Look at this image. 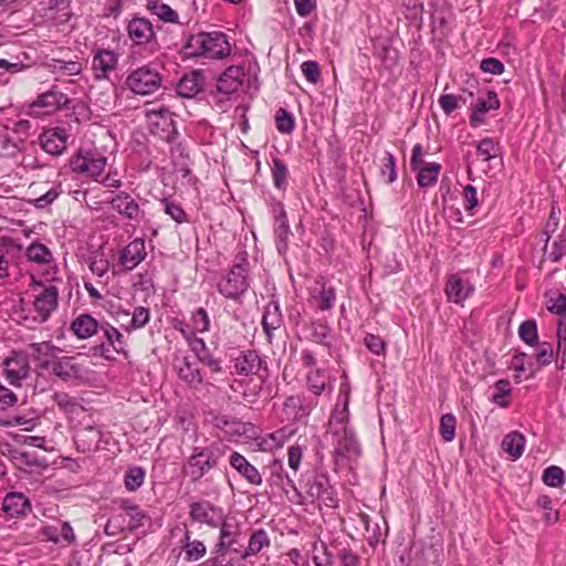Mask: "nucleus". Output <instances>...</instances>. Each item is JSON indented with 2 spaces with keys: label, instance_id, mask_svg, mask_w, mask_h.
Segmentation results:
<instances>
[{
  "label": "nucleus",
  "instance_id": "nucleus-23",
  "mask_svg": "<svg viewBox=\"0 0 566 566\" xmlns=\"http://www.w3.org/2000/svg\"><path fill=\"white\" fill-rule=\"evenodd\" d=\"M28 190L34 197L32 199L34 207L39 209H44L52 205L63 192L60 181L54 182L49 189H45L43 182H32Z\"/></svg>",
  "mask_w": 566,
  "mask_h": 566
},
{
  "label": "nucleus",
  "instance_id": "nucleus-3",
  "mask_svg": "<svg viewBox=\"0 0 566 566\" xmlns=\"http://www.w3.org/2000/svg\"><path fill=\"white\" fill-rule=\"evenodd\" d=\"M145 117L149 132L159 139L171 143L178 132L174 113L161 104L148 103L145 108Z\"/></svg>",
  "mask_w": 566,
  "mask_h": 566
},
{
  "label": "nucleus",
  "instance_id": "nucleus-2",
  "mask_svg": "<svg viewBox=\"0 0 566 566\" xmlns=\"http://www.w3.org/2000/svg\"><path fill=\"white\" fill-rule=\"evenodd\" d=\"M31 275L29 284L32 297V313L34 321L46 322L59 307L60 291L55 282H46Z\"/></svg>",
  "mask_w": 566,
  "mask_h": 566
},
{
  "label": "nucleus",
  "instance_id": "nucleus-15",
  "mask_svg": "<svg viewBox=\"0 0 566 566\" xmlns=\"http://www.w3.org/2000/svg\"><path fill=\"white\" fill-rule=\"evenodd\" d=\"M51 370L63 380H72L83 378L87 373V367L75 356H63L52 360Z\"/></svg>",
  "mask_w": 566,
  "mask_h": 566
},
{
  "label": "nucleus",
  "instance_id": "nucleus-54",
  "mask_svg": "<svg viewBox=\"0 0 566 566\" xmlns=\"http://www.w3.org/2000/svg\"><path fill=\"white\" fill-rule=\"evenodd\" d=\"M457 418L453 413H444L440 418L439 433L446 442L455 438Z\"/></svg>",
  "mask_w": 566,
  "mask_h": 566
},
{
  "label": "nucleus",
  "instance_id": "nucleus-22",
  "mask_svg": "<svg viewBox=\"0 0 566 566\" xmlns=\"http://www.w3.org/2000/svg\"><path fill=\"white\" fill-rule=\"evenodd\" d=\"M42 149L53 156L62 155L67 147L69 134L64 128L54 127L44 130L40 137Z\"/></svg>",
  "mask_w": 566,
  "mask_h": 566
},
{
  "label": "nucleus",
  "instance_id": "nucleus-9",
  "mask_svg": "<svg viewBox=\"0 0 566 566\" xmlns=\"http://www.w3.org/2000/svg\"><path fill=\"white\" fill-rule=\"evenodd\" d=\"M160 73L149 64L132 71L126 77L127 87L138 95H149L161 86Z\"/></svg>",
  "mask_w": 566,
  "mask_h": 566
},
{
  "label": "nucleus",
  "instance_id": "nucleus-52",
  "mask_svg": "<svg viewBox=\"0 0 566 566\" xmlns=\"http://www.w3.org/2000/svg\"><path fill=\"white\" fill-rule=\"evenodd\" d=\"M348 418H349L348 401L346 400L343 408L335 409L331 416L329 424L332 428V432L334 430H344V431L352 430L348 427Z\"/></svg>",
  "mask_w": 566,
  "mask_h": 566
},
{
  "label": "nucleus",
  "instance_id": "nucleus-29",
  "mask_svg": "<svg viewBox=\"0 0 566 566\" xmlns=\"http://www.w3.org/2000/svg\"><path fill=\"white\" fill-rule=\"evenodd\" d=\"M70 329L76 338L87 339L101 331V323L92 315L82 313L72 321Z\"/></svg>",
  "mask_w": 566,
  "mask_h": 566
},
{
  "label": "nucleus",
  "instance_id": "nucleus-62",
  "mask_svg": "<svg viewBox=\"0 0 566 566\" xmlns=\"http://www.w3.org/2000/svg\"><path fill=\"white\" fill-rule=\"evenodd\" d=\"M164 211L177 223L188 222L187 213L179 203L170 201L168 199L161 200Z\"/></svg>",
  "mask_w": 566,
  "mask_h": 566
},
{
  "label": "nucleus",
  "instance_id": "nucleus-6",
  "mask_svg": "<svg viewBox=\"0 0 566 566\" xmlns=\"http://www.w3.org/2000/svg\"><path fill=\"white\" fill-rule=\"evenodd\" d=\"M70 98L57 85H52L48 91L39 94L29 106V114L35 118L52 115L67 108Z\"/></svg>",
  "mask_w": 566,
  "mask_h": 566
},
{
  "label": "nucleus",
  "instance_id": "nucleus-39",
  "mask_svg": "<svg viewBox=\"0 0 566 566\" xmlns=\"http://www.w3.org/2000/svg\"><path fill=\"white\" fill-rule=\"evenodd\" d=\"M312 300L319 311H329L334 307L336 293L334 287L322 284L318 290L312 292Z\"/></svg>",
  "mask_w": 566,
  "mask_h": 566
},
{
  "label": "nucleus",
  "instance_id": "nucleus-14",
  "mask_svg": "<svg viewBox=\"0 0 566 566\" xmlns=\"http://www.w3.org/2000/svg\"><path fill=\"white\" fill-rule=\"evenodd\" d=\"M174 369L178 378L195 390L209 385L208 381H203L198 364L188 356H176L174 359Z\"/></svg>",
  "mask_w": 566,
  "mask_h": 566
},
{
  "label": "nucleus",
  "instance_id": "nucleus-34",
  "mask_svg": "<svg viewBox=\"0 0 566 566\" xmlns=\"http://www.w3.org/2000/svg\"><path fill=\"white\" fill-rule=\"evenodd\" d=\"M101 332L108 345L116 354H127L126 340L124 335L108 322L101 323Z\"/></svg>",
  "mask_w": 566,
  "mask_h": 566
},
{
  "label": "nucleus",
  "instance_id": "nucleus-45",
  "mask_svg": "<svg viewBox=\"0 0 566 566\" xmlns=\"http://www.w3.org/2000/svg\"><path fill=\"white\" fill-rule=\"evenodd\" d=\"M87 265L91 272L99 279L105 277L111 268L109 260L102 250L95 251L90 255Z\"/></svg>",
  "mask_w": 566,
  "mask_h": 566
},
{
  "label": "nucleus",
  "instance_id": "nucleus-20",
  "mask_svg": "<svg viewBox=\"0 0 566 566\" xmlns=\"http://www.w3.org/2000/svg\"><path fill=\"white\" fill-rule=\"evenodd\" d=\"M118 54L108 49H96L93 53L92 70L97 80H107L117 67Z\"/></svg>",
  "mask_w": 566,
  "mask_h": 566
},
{
  "label": "nucleus",
  "instance_id": "nucleus-41",
  "mask_svg": "<svg viewBox=\"0 0 566 566\" xmlns=\"http://www.w3.org/2000/svg\"><path fill=\"white\" fill-rule=\"evenodd\" d=\"M22 146L23 140L21 138H12L8 128L0 125V156L13 157L20 153Z\"/></svg>",
  "mask_w": 566,
  "mask_h": 566
},
{
  "label": "nucleus",
  "instance_id": "nucleus-61",
  "mask_svg": "<svg viewBox=\"0 0 566 566\" xmlns=\"http://www.w3.org/2000/svg\"><path fill=\"white\" fill-rule=\"evenodd\" d=\"M536 344L537 350L535 354V359L538 366L544 367L552 364L555 357L553 345L548 342H542Z\"/></svg>",
  "mask_w": 566,
  "mask_h": 566
},
{
  "label": "nucleus",
  "instance_id": "nucleus-49",
  "mask_svg": "<svg viewBox=\"0 0 566 566\" xmlns=\"http://www.w3.org/2000/svg\"><path fill=\"white\" fill-rule=\"evenodd\" d=\"M549 235L546 238V243L544 247V255L552 261L558 262L563 256L566 255V237L563 234H558L551 247V251L547 252Z\"/></svg>",
  "mask_w": 566,
  "mask_h": 566
},
{
  "label": "nucleus",
  "instance_id": "nucleus-19",
  "mask_svg": "<svg viewBox=\"0 0 566 566\" xmlns=\"http://www.w3.org/2000/svg\"><path fill=\"white\" fill-rule=\"evenodd\" d=\"M248 76L247 64L229 66L218 80V91L224 94H232L242 87Z\"/></svg>",
  "mask_w": 566,
  "mask_h": 566
},
{
  "label": "nucleus",
  "instance_id": "nucleus-53",
  "mask_svg": "<svg viewBox=\"0 0 566 566\" xmlns=\"http://www.w3.org/2000/svg\"><path fill=\"white\" fill-rule=\"evenodd\" d=\"M499 150V143H496L491 137L481 139L476 145L478 156L481 157L484 161H490L491 159L495 158Z\"/></svg>",
  "mask_w": 566,
  "mask_h": 566
},
{
  "label": "nucleus",
  "instance_id": "nucleus-64",
  "mask_svg": "<svg viewBox=\"0 0 566 566\" xmlns=\"http://www.w3.org/2000/svg\"><path fill=\"white\" fill-rule=\"evenodd\" d=\"M364 344L375 355L384 356L386 354L387 344L379 335L366 334Z\"/></svg>",
  "mask_w": 566,
  "mask_h": 566
},
{
  "label": "nucleus",
  "instance_id": "nucleus-36",
  "mask_svg": "<svg viewBox=\"0 0 566 566\" xmlns=\"http://www.w3.org/2000/svg\"><path fill=\"white\" fill-rule=\"evenodd\" d=\"M1 510L9 518L20 517L31 511V504L28 497H3Z\"/></svg>",
  "mask_w": 566,
  "mask_h": 566
},
{
  "label": "nucleus",
  "instance_id": "nucleus-35",
  "mask_svg": "<svg viewBox=\"0 0 566 566\" xmlns=\"http://www.w3.org/2000/svg\"><path fill=\"white\" fill-rule=\"evenodd\" d=\"M308 389L316 396L323 394L326 389L332 390L331 377L325 369H311L306 377Z\"/></svg>",
  "mask_w": 566,
  "mask_h": 566
},
{
  "label": "nucleus",
  "instance_id": "nucleus-44",
  "mask_svg": "<svg viewBox=\"0 0 566 566\" xmlns=\"http://www.w3.org/2000/svg\"><path fill=\"white\" fill-rule=\"evenodd\" d=\"M273 185L279 190H286L289 185L290 171L286 164L280 158H273L271 166Z\"/></svg>",
  "mask_w": 566,
  "mask_h": 566
},
{
  "label": "nucleus",
  "instance_id": "nucleus-55",
  "mask_svg": "<svg viewBox=\"0 0 566 566\" xmlns=\"http://www.w3.org/2000/svg\"><path fill=\"white\" fill-rule=\"evenodd\" d=\"M187 543L184 546L185 558L189 562L199 560L206 555V545L198 539L190 541L188 532L186 533Z\"/></svg>",
  "mask_w": 566,
  "mask_h": 566
},
{
  "label": "nucleus",
  "instance_id": "nucleus-18",
  "mask_svg": "<svg viewBox=\"0 0 566 566\" xmlns=\"http://www.w3.org/2000/svg\"><path fill=\"white\" fill-rule=\"evenodd\" d=\"M220 536L219 542L214 546V552L219 555H224L229 549L238 543L240 536V524L235 517L224 516L219 524Z\"/></svg>",
  "mask_w": 566,
  "mask_h": 566
},
{
  "label": "nucleus",
  "instance_id": "nucleus-30",
  "mask_svg": "<svg viewBox=\"0 0 566 566\" xmlns=\"http://www.w3.org/2000/svg\"><path fill=\"white\" fill-rule=\"evenodd\" d=\"M102 432L94 426H86L76 430L75 443L82 452H91L99 447Z\"/></svg>",
  "mask_w": 566,
  "mask_h": 566
},
{
  "label": "nucleus",
  "instance_id": "nucleus-60",
  "mask_svg": "<svg viewBox=\"0 0 566 566\" xmlns=\"http://www.w3.org/2000/svg\"><path fill=\"white\" fill-rule=\"evenodd\" d=\"M191 324L195 334L207 333L210 329V318L208 312L203 307H199L192 312Z\"/></svg>",
  "mask_w": 566,
  "mask_h": 566
},
{
  "label": "nucleus",
  "instance_id": "nucleus-28",
  "mask_svg": "<svg viewBox=\"0 0 566 566\" xmlns=\"http://www.w3.org/2000/svg\"><path fill=\"white\" fill-rule=\"evenodd\" d=\"M229 463L250 484L260 485L262 483V476L259 470L239 452L233 451L230 454Z\"/></svg>",
  "mask_w": 566,
  "mask_h": 566
},
{
  "label": "nucleus",
  "instance_id": "nucleus-1",
  "mask_svg": "<svg viewBox=\"0 0 566 566\" xmlns=\"http://www.w3.org/2000/svg\"><path fill=\"white\" fill-rule=\"evenodd\" d=\"M184 51L191 57L223 59L230 54L231 45L222 32H200L189 35Z\"/></svg>",
  "mask_w": 566,
  "mask_h": 566
},
{
  "label": "nucleus",
  "instance_id": "nucleus-43",
  "mask_svg": "<svg viewBox=\"0 0 566 566\" xmlns=\"http://www.w3.org/2000/svg\"><path fill=\"white\" fill-rule=\"evenodd\" d=\"M510 368L515 371L514 378L516 382H521V377L526 371H530L526 378H531L535 375L533 363L525 353H516L512 357Z\"/></svg>",
  "mask_w": 566,
  "mask_h": 566
},
{
  "label": "nucleus",
  "instance_id": "nucleus-12",
  "mask_svg": "<svg viewBox=\"0 0 566 566\" xmlns=\"http://www.w3.org/2000/svg\"><path fill=\"white\" fill-rule=\"evenodd\" d=\"M146 10L166 24H182L181 17L186 18L177 0H147Z\"/></svg>",
  "mask_w": 566,
  "mask_h": 566
},
{
  "label": "nucleus",
  "instance_id": "nucleus-50",
  "mask_svg": "<svg viewBox=\"0 0 566 566\" xmlns=\"http://www.w3.org/2000/svg\"><path fill=\"white\" fill-rule=\"evenodd\" d=\"M150 321V311L145 306H136L132 313L129 324L125 326L127 332L144 328Z\"/></svg>",
  "mask_w": 566,
  "mask_h": 566
},
{
  "label": "nucleus",
  "instance_id": "nucleus-57",
  "mask_svg": "<svg viewBox=\"0 0 566 566\" xmlns=\"http://www.w3.org/2000/svg\"><path fill=\"white\" fill-rule=\"evenodd\" d=\"M518 336L525 344L530 346L538 343L536 322L534 319L524 321L518 327Z\"/></svg>",
  "mask_w": 566,
  "mask_h": 566
},
{
  "label": "nucleus",
  "instance_id": "nucleus-10",
  "mask_svg": "<svg viewBox=\"0 0 566 566\" xmlns=\"http://www.w3.org/2000/svg\"><path fill=\"white\" fill-rule=\"evenodd\" d=\"M247 263L235 264L228 275L218 283V291L227 298L237 300L242 296L248 287Z\"/></svg>",
  "mask_w": 566,
  "mask_h": 566
},
{
  "label": "nucleus",
  "instance_id": "nucleus-58",
  "mask_svg": "<svg viewBox=\"0 0 566 566\" xmlns=\"http://www.w3.org/2000/svg\"><path fill=\"white\" fill-rule=\"evenodd\" d=\"M547 310L560 316L566 315V295L558 292L546 294Z\"/></svg>",
  "mask_w": 566,
  "mask_h": 566
},
{
  "label": "nucleus",
  "instance_id": "nucleus-47",
  "mask_svg": "<svg viewBox=\"0 0 566 566\" xmlns=\"http://www.w3.org/2000/svg\"><path fill=\"white\" fill-rule=\"evenodd\" d=\"M512 387L507 379H499L494 384V392L491 397V401L502 408L510 406L507 397L511 395Z\"/></svg>",
  "mask_w": 566,
  "mask_h": 566
},
{
  "label": "nucleus",
  "instance_id": "nucleus-17",
  "mask_svg": "<svg viewBox=\"0 0 566 566\" xmlns=\"http://www.w3.org/2000/svg\"><path fill=\"white\" fill-rule=\"evenodd\" d=\"M107 202L114 211L125 219L139 221L144 217V211L138 202L126 191L115 193Z\"/></svg>",
  "mask_w": 566,
  "mask_h": 566
},
{
  "label": "nucleus",
  "instance_id": "nucleus-38",
  "mask_svg": "<svg viewBox=\"0 0 566 566\" xmlns=\"http://www.w3.org/2000/svg\"><path fill=\"white\" fill-rule=\"evenodd\" d=\"M211 469L212 468L209 465V463H206L205 458L201 457L198 448L195 449L193 453L185 465L186 474L189 475L192 480L200 479Z\"/></svg>",
  "mask_w": 566,
  "mask_h": 566
},
{
  "label": "nucleus",
  "instance_id": "nucleus-56",
  "mask_svg": "<svg viewBox=\"0 0 566 566\" xmlns=\"http://www.w3.org/2000/svg\"><path fill=\"white\" fill-rule=\"evenodd\" d=\"M146 472L139 467L130 468L124 475V484L128 492H135L145 480Z\"/></svg>",
  "mask_w": 566,
  "mask_h": 566
},
{
  "label": "nucleus",
  "instance_id": "nucleus-48",
  "mask_svg": "<svg viewBox=\"0 0 566 566\" xmlns=\"http://www.w3.org/2000/svg\"><path fill=\"white\" fill-rule=\"evenodd\" d=\"M275 127L283 135H290L295 129V117L285 108L280 107L274 116Z\"/></svg>",
  "mask_w": 566,
  "mask_h": 566
},
{
  "label": "nucleus",
  "instance_id": "nucleus-42",
  "mask_svg": "<svg viewBox=\"0 0 566 566\" xmlns=\"http://www.w3.org/2000/svg\"><path fill=\"white\" fill-rule=\"evenodd\" d=\"M229 450V447L218 440L213 441L206 448H198L201 457L205 458L206 463H209L211 468L216 467L221 458H223Z\"/></svg>",
  "mask_w": 566,
  "mask_h": 566
},
{
  "label": "nucleus",
  "instance_id": "nucleus-13",
  "mask_svg": "<svg viewBox=\"0 0 566 566\" xmlns=\"http://www.w3.org/2000/svg\"><path fill=\"white\" fill-rule=\"evenodd\" d=\"M60 57H51L44 62V67L55 76H74L83 71V62L78 55H73L70 50L62 51Z\"/></svg>",
  "mask_w": 566,
  "mask_h": 566
},
{
  "label": "nucleus",
  "instance_id": "nucleus-21",
  "mask_svg": "<svg viewBox=\"0 0 566 566\" xmlns=\"http://www.w3.org/2000/svg\"><path fill=\"white\" fill-rule=\"evenodd\" d=\"M273 213H274V224H273V231H274V239H275V247L280 254H284L289 247V238L292 234L286 212L284 210V207L281 202L276 203L273 207Z\"/></svg>",
  "mask_w": 566,
  "mask_h": 566
},
{
  "label": "nucleus",
  "instance_id": "nucleus-8",
  "mask_svg": "<svg viewBox=\"0 0 566 566\" xmlns=\"http://www.w3.org/2000/svg\"><path fill=\"white\" fill-rule=\"evenodd\" d=\"M27 260L36 264L42 270V276L45 282H60V270L56 265L52 251L43 243L34 241L24 252Z\"/></svg>",
  "mask_w": 566,
  "mask_h": 566
},
{
  "label": "nucleus",
  "instance_id": "nucleus-11",
  "mask_svg": "<svg viewBox=\"0 0 566 566\" xmlns=\"http://www.w3.org/2000/svg\"><path fill=\"white\" fill-rule=\"evenodd\" d=\"M31 371L28 355L20 352H12L2 361V376L4 379L14 387H21Z\"/></svg>",
  "mask_w": 566,
  "mask_h": 566
},
{
  "label": "nucleus",
  "instance_id": "nucleus-37",
  "mask_svg": "<svg viewBox=\"0 0 566 566\" xmlns=\"http://www.w3.org/2000/svg\"><path fill=\"white\" fill-rule=\"evenodd\" d=\"M282 323V315L280 312V307L277 304H269L262 316V327L264 333L268 336V339L271 340L272 334L276 331Z\"/></svg>",
  "mask_w": 566,
  "mask_h": 566
},
{
  "label": "nucleus",
  "instance_id": "nucleus-33",
  "mask_svg": "<svg viewBox=\"0 0 566 566\" xmlns=\"http://www.w3.org/2000/svg\"><path fill=\"white\" fill-rule=\"evenodd\" d=\"M501 448L511 460L515 461L521 458L524 452L525 437L517 431H512L503 438Z\"/></svg>",
  "mask_w": 566,
  "mask_h": 566
},
{
  "label": "nucleus",
  "instance_id": "nucleus-16",
  "mask_svg": "<svg viewBox=\"0 0 566 566\" xmlns=\"http://www.w3.org/2000/svg\"><path fill=\"white\" fill-rule=\"evenodd\" d=\"M474 291V285L458 273L447 277L444 293L448 302L463 306L464 301L471 297Z\"/></svg>",
  "mask_w": 566,
  "mask_h": 566
},
{
  "label": "nucleus",
  "instance_id": "nucleus-31",
  "mask_svg": "<svg viewBox=\"0 0 566 566\" xmlns=\"http://www.w3.org/2000/svg\"><path fill=\"white\" fill-rule=\"evenodd\" d=\"M203 85V76L201 72L193 71L185 74L177 84V94L186 98L195 97L201 92Z\"/></svg>",
  "mask_w": 566,
  "mask_h": 566
},
{
  "label": "nucleus",
  "instance_id": "nucleus-59",
  "mask_svg": "<svg viewBox=\"0 0 566 566\" xmlns=\"http://www.w3.org/2000/svg\"><path fill=\"white\" fill-rule=\"evenodd\" d=\"M565 473L564 470L557 465H551L543 472V482L552 488H559L564 483Z\"/></svg>",
  "mask_w": 566,
  "mask_h": 566
},
{
  "label": "nucleus",
  "instance_id": "nucleus-4",
  "mask_svg": "<svg viewBox=\"0 0 566 566\" xmlns=\"http://www.w3.org/2000/svg\"><path fill=\"white\" fill-rule=\"evenodd\" d=\"M125 29L134 46L140 48L148 55L158 51L159 42L157 31L149 19L134 15L128 20Z\"/></svg>",
  "mask_w": 566,
  "mask_h": 566
},
{
  "label": "nucleus",
  "instance_id": "nucleus-25",
  "mask_svg": "<svg viewBox=\"0 0 566 566\" xmlns=\"http://www.w3.org/2000/svg\"><path fill=\"white\" fill-rule=\"evenodd\" d=\"M190 516L193 521L217 527L224 514L222 509L211 505L208 501H200L191 505Z\"/></svg>",
  "mask_w": 566,
  "mask_h": 566
},
{
  "label": "nucleus",
  "instance_id": "nucleus-24",
  "mask_svg": "<svg viewBox=\"0 0 566 566\" xmlns=\"http://www.w3.org/2000/svg\"><path fill=\"white\" fill-rule=\"evenodd\" d=\"M266 370V363L262 360L260 355L255 350L242 352L234 359V370L238 375H260L261 370Z\"/></svg>",
  "mask_w": 566,
  "mask_h": 566
},
{
  "label": "nucleus",
  "instance_id": "nucleus-32",
  "mask_svg": "<svg viewBox=\"0 0 566 566\" xmlns=\"http://www.w3.org/2000/svg\"><path fill=\"white\" fill-rule=\"evenodd\" d=\"M30 354L34 360L39 361L41 368H51L52 358L59 350L57 347L49 342L32 343L29 345Z\"/></svg>",
  "mask_w": 566,
  "mask_h": 566
},
{
  "label": "nucleus",
  "instance_id": "nucleus-7",
  "mask_svg": "<svg viewBox=\"0 0 566 566\" xmlns=\"http://www.w3.org/2000/svg\"><path fill=\"white\" fill-rule=\"evenodd\" d=\"M70 165L74 172L86 175L94 181H99L105 171L107 158L96 150L80 149L77 154L72 156Z\"/></svg>",
  "mask_w": 566,
  "mask_h": 566
},
{
  "label": "nucleus",
  "instance_id": "nucleus-26",
  "mask_svg": "<svg viewBox=\"0 0 566 566\" xmlns=\"http://www.w3.org/2000/svg\"><path fill=\"white\" fill-rule=\"evenodd\" d=\"M500 99L494 91H489L485 97H479L474 106L472 107V114L470 116V125L472 127H479L485 123L483 115L490 111L500 108Z\"/></svg>",
  "mask_w": 566,
  "mask_h": 566
},
{
  "label": "nucleus",
  "instance_id": "nucleus-5",
  "mask_svg": "<svg viewBox=\"0 0 566 566\" xmlns=\"http://www.w3.org/2000/svg\"><path fill=\"white\" fill-rule=\"evenodd\" d=\"M333 437V457L336 467L352 468L360 457V446L353 430H334Z\"/></svg>",
  "mask_w": 566,
  "mask_h": 566
},
{
  "label": "nucleus",
  "instance_id": "nucleus-51",
  "mask_svg": "<svg viewBox=\"0 0 566 566\" xmlns=\"http://www.w3.org/2000/svg\"><path fill=\"white\" fill-rule=\"evenodd\" d=\"M380 179L386 185L392 184L397 179L396 160L390 153H385L381 159Z\"/></svg>",
  "mask_w": 566,
  "mask_h": 566
},
{
  "label": "nucleus",
  "instance_id": "nucleus-40",
  "mask_svg": "<svg viewBox=\"0 0 566 566\" xmlns=\"http://www.w3.org/2000/svg\"><path fill=\"white\" fill-rule=\"evenodd\" d=\"M442 167L438 163H429L420 168L416 169L417 184L420 188H427L433 186L438 181Z\"/></svg>",
  "mask_w": 566,
  "mask_h": 566
},
{
  "label": "nucleus",
  "instance_id": "nucleus-27",
  "mask_svg": "<svg viewBox=\"0 0 566 566\" xmlns=\"http://www.w3.org/2000/svg\"><path fill=\"white\" fill-rule=\"evenodd\" d=\"M146 258L145 242L137 238L129 242L119 254V263L126 270L135 269Z\"/></svg>",
  "mask_w": 566,
  "mask_h": 566
},
{
  "label": "nucleus",
  "instance_id": "nucleus-46",
  "mask_svg": "<svg viewBox=\"0 0 566 566\" xmlns=\"http://www.w3.org/2000/svg\"><path fill=\"white\" fill-rule=\"evenodd\" d=\"M271 541L266 531L260 528L252 532L249 539L248 548L244 552V557L256 555L263 548L270 547Z\"/></svg>",
  "mask_w": 566,
  "mask_h": 566
},
{
  "label": "nucleus",
  "instance_id": "nucleus-63",
  "mask_svg": "<svg viewBox=\"0 0 566 566\" xmlns=\"http://www.w3.org/2000/svg\"><path fill=\"white\" fill-rule=\"evenodd\" d=\"M464 210L473 216L479 207L478 191L472 185H467L462 191Z\"/></svg>",
  "mask_w": 566,
  "mask_h": 566
}]
</instances>
